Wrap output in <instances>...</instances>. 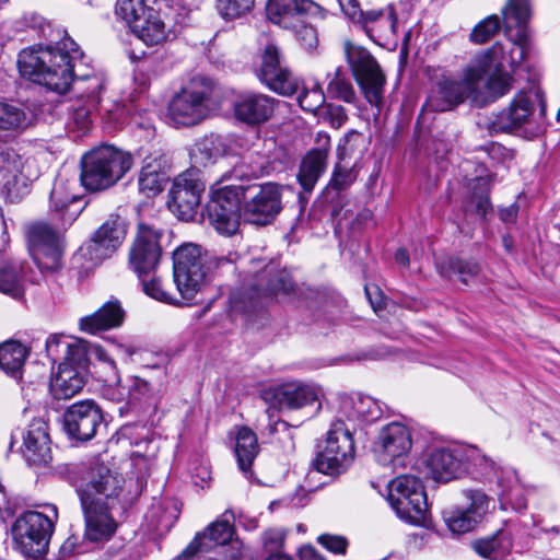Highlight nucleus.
<instances>
[{"instance_id":"7","label":"nucleus","mask_w":560,"mask_h":560,"mask_svg":"<svg viewBox=\"0 0 560 560\" xmlns=\"http://www.w3.org/2000/svg\"><path fill=\"white\" fill-rule=\"evenodd\" d=\"M226 258H208L206 250L197 243H183L177 247V291L184 304L197 303V296L209 281L212 266L228 264Z\"/></svg>"},{"instance_id":"12","label":"nucleus","mask_w":560,"mask_h":560,"mask_svg":"<svg viewBox=\"0 0 560 560\" xmlns=\"http://www.w3.org/2000/svg\"><path fill=\"white\" fill-rule=\"evenodd\" d=\"M61 230L60 224L54 228L45 221L34 222L26 230L30 254L43 272H52L61 267Z\"/></svg>"},{"instance_id":"8","label":"nucleus","mask_w":560,"mask_h":560,"mask_svg":"<svg viewBox=\"0 0 560 560\" xmlns=\"http://www.w3.org/2000/svg\"><path fill=\"white\" fill-rule=\"evenodd\" d=\"M353 455L354 442L350 428L343 420L338 419L331 423L326 440L318 444L313 466L318 472L337 476L346 471Z\"/></svg>"},{"instance_id":"13","label":"nucleus","mask_w":560,"mask_h":560,"mask_svg":"<svg viewBox=\"0 0 560 560\" xmlns=\"http://www.w3.org/2000/svg\"><path fill=\"white\" fill-rule=\"evenodd\" d=\"M242 185L229 184L215 189L206 211L210 224L222 235L238 231L243 219Z\"/></svg>"},{"instance_id":"5","label":"nucleus","mask_w":560,"mask_h":560,"mask_svg":"<svg viewBox=\"0 0 560 560\" xmlns=\"http://www.w3.org/2000/svg\"><path fill=\"white\" fill-rule=\"evenodd\" d=\"M131 165L130 154L113 145H101L82 156L80 180L89 191H103L119 182Z\"/></svg>"},{"instance_id":"40","label":"nucleus","mask_w":560,"mask_h":560,"mask_svg":"<svg viewBox=\"0 0 560 560\" xmlns=\"http://www.w3.org/2000/svg\"><path fill=\"white\" fill-rule=\"evenodd\" d=\"M170 175L162 170L161 163L158 160L145 162L142 166L138 184L140 191L147 197H154L170 183Z\"/></svg>"},{"instance_id":"46","label":"nucleus","mask_w":560,"mask_h":560,"mask_svg":"<svg viewBox=\"0 0 560 560\" xmlns=\"http://www.w3.org/2000/svg\"><path fill=\"white\" fill-rule=\"evenodd\" d=\"M368 138L358 130H349L340 140L338 150L341 160L346 156H354L360 159L369 148Z\"/></svg>"},{"instance_id":"44","label":"nucleus","mask_w":560,"mask_h":560,"mask_svg":"<svg viewBox=\"0 0 560 560\" xmlns=\"http://www.w3.org/2000/svg\"><path fill=\"white\" fill-rule=\"evenodd\" d=\"M144 31L132 32L140 40L148 46H153L163 43L166 39L165 24L161 20L160 14L152 10L144 16Z\"/></svg>"},{"instance_id":"63","label":"nucleus","mask_w":560,"mask_h":560,"mask_svg":"<svg viewBox=\"0 0 560 560\" xmlns=\"http://www.w3.org/2000/svg\"><path fill=\"white\" fill-rule=\"evenodd\" d=\"M299 560H324V558L312 546H303L299 550Z\"/></svg>"},{"instance_id":"39","label":"nucleus","mask_w":560,"mask_h":560,"mask_svg":"<svg viewBox=\"0 0 560 560\" xmlns=\"http://www.w3.org/2000/svg\"><path fill=\"white\" fill-rule=\"evenodd\" d=\"M439 272L442 277L457 279L464 283L469 284L479 275L480 267L474 260H467L459 257H446L436 264Z\"/></svg>"},{"instance_id":"59","label":"nucleus","mask_w":560,"mask_h":560,"mask_svg":"<svg viewBox=\"0 0 560 560\" xmlns=\"http://www.w3.org/2000/svg\"><path fill=\"white\" fill-rule=\"evenodd\" d=\"M342 12L352 21L357 19V16H362V10L359 7L357 0H337Z\"/></svg>"},{"instance_id":"57","label":"nucleus","mask_w":560,"mask_h":560,"mask_svg":"<svg viewBox=\"0 0 560 560\" xmlns=\"http://www.w3.org/2000/svg\"><path fill=\"white\" fill-rule=\"evenodd\" d=\"M69 341L63 336L51 335L46 340V352L47 355L54 361H58L63 358L66 348Z\"/></svg>"},{"instance_id":"27","label":"nucleus","mask_w":560,"mask_h":560,"mask_svg":"<svg viewBox=\"0 0 560 560\" xmlns=\"http://www.w3.org/2000/svg\"><path fill=\"white\" fill-rule=\"evenodd\" d=\"M203 191L198 170H188L177 176V220L189 222L196 219Z\"/></svg>"},{"instance_id":"25","label":"nucleus","mask_w":560,"mask_h":560,"mask_svg":"<svg viewBox=\"0 0 560 560\" xmlns=\"http://www.w3.org/2000/svg\"><path fill=\"white\" fill-rule=\"evenodd\" d=\"M469 501L467 506L455 508L444 512V521L454 534H465L472 530L482 520L489 505V498L479 490H466Z\"/></svg>"},{"instance_id":"23","label":"nucleus","mask_w":560,"mask_h":560,"mask_svg":"<svg viewBox=\"0 0 560 560\" xmlns=\"http://www.w3.org/2000/svg\"><path fill=\"white\" fill-rule=\"evenodd\" d=\"M211 92L210 82L202 77L194 78L189 85L177 93V126H195L208 115L206 100Z\"/></svg>"},{"instance_id":"31","label":"nucleus","mask_w":560,"mask_h":560,"mask_svg":"<svg viewBox=\"0 0 560 560\" xmlns=\"http://www.w3.org/2000/svg\"><path fill=\"white\" fill-rule=\"evenodd\" d=\"M327 156V149H312L301 161L298 173V182L302 187V191L299 194L301 205L307 203L308 195L313 191L319 177L325 172Z\"/></svg>"},{"instance_id":"26","label":"nucleus","mask_w":560,"mask_h":560,"mask_svg":"<svg viewBox=\"0 0 560 560\" xmlns=\"http://www.w3.org/2000/svg\"><path fill=\"white\" fill-rule=\"evenodd\" d=\"M84 209L81 197L71 192L69 183L56 179L49 196V214L66 230L78 219Z\"/></svg>"},{"instance_id":"54","label":"nucleus","mask_w":560,"mask_h":560,"mask_svg":"<svg viewBox=\"0 0 560 560\" xmlns=\"http://www.w3.org/2000/svg\"><path fill=\"white\" fill-rule=\"evenodd\" d=\"M293 30L295 31L296 40L306 50L312 51L317 47L318 36L316 30L313 26L304 24V21L302 20V23H300L299 26Z\"/></svg>"},{"instance_id":"9","label":"nucleus","mask_w":560,"mask_h":560,"mask_svg":"<svg viewBox=\"0 0 560 560\" xmlns=\"http://www.w3.org/2000/svg\"><path fill=\"white\" fill-rule=\"evenodd\" d=\"M387 500L397 516L411 524L424 522L428 513L427 493L422 480L413 475H400L388 483Z\"/></svg>"},{"instance_id":"41","label":"nucleus","mask_w":560,"mask_h":560,"mask_svg":"<svg viewBox=\"0 0 560 560\" xmlns=\"http://www.w3.org/2000/svg\"><path fill=\"white\" fill-rule=\"evenodd\" d=\"M152 10L144 0H117L116 3V13L128 23L132 32L142 33L145 30L144 16Z\"/></svg>"},{"instance_id":"18","label":"nucleus","mask_w":560,"mask_h":560,"mask_svg":"<svg viewBox=\"0 0 560 560\" xmlns=\"http://www.w3.org/2000/svg\"><path fill=\"white\" fill-rule=\"evenodd\" d=\"M257 78L272 92L282 96H291L298 92L300 80L282 60L279 48L268 44L261 55V63Z\"/></svg>"},{"instance_id":"53","label":"nucleus","mask_w":560,"mask_h":560,"mask_svg":"<svg viewBox=\"0 0 560 560\" xmlns=\"http://www.w3.org/2000/svg\"><path fill=\"white\" fill-rule=\"evenodd\" d=\"M357 174L352 167L342 166L337 164L335 166L332 176L328 184V188H332L337 191H342L349 188L355 180Z\"/></svg>"},{"instance_id":"34","label":"nucleus","mask_w":560,"mask_h":560,"mask_svg":"<svg viewBox=\"0 0 560 560\" xmlns=\"http://www.w3.org/2000/svg\"><path fill=\"white\" fill-rule=\"evenodd\" d=\"M85 384L82 371L67 364H59L52 377L50 390L56 399H69L80 393Z\"/></svg>"},{"instance_id":"49","label":"nucleus","mask_w":560,"mask_h":560,"mask_svg":"<svg viewBox=\"0 0 560 560\" xmlns=\"http://www.w3.org/2000/svg\"><path fill=\"white\" fill-rule=\"evenodd\" d=\"M301 108L305 112L316 114L317 110H323L325 104V94L318 84L312 89H304L298 97Z\"/></svg>"},{"instance_id":"24","label":"nucleus","mask_w":560,"mask_h":560,"mask_svg":"<svg viewBox=\"0 0 560 560\" xmlns=\"http://www.w3.org/2000/svg\"><path fill=\"white\" fill-rule=\"evenodd\" d=\"M233 522L234 513L231 510H226L202 532L197 533L192 541L177 557V559L187 560L198 551L209 550L213 546H224L229 544L235 535Z\"/></svg>"},{"instance_id":"37","label":"nucleus","mask_w":560,"mask_h":560,"mask_svg":"<svg viewBox=\"0 0 560 560\" xmlns=\"http://www.w3.org/2000/svg\"><path fill=\"white\" fill-rule=\"evenodd\" d=\"M234 452L240 469L244 474H249L253 462L259 453L257 435L250 428L237 429Z\"/></svg>"},{"instance_id":"42","label":"nucleus","mask_w":560,"mask_h":560,"mask_svg":"<svg viewBox=\"0 0 560 560\" xmlns=\"http://www.w3.org/2000/svg\"><path fill=\"white\" fill-rule=\"evenodd\" d=\"M0 292L16 300L23 296L24 285L18 266L0 262Z\"/></svg>"},{"instance_id":"58","label":"nucleus","mask_w":560,"mask_h":560,"mask_svg":"<svg viewBox=\"0 0 560 560\" xmlns=\"http://www.w3.org/2000/svg\"><path fill=\"white\" fill-rule=\"evenodd\" d=\"M317 540L324 548L334 553H345L348 546L347 539L342 536L326 534L319 536Z\"/></svg>"},{"instance_id":"29","label":"nucleus","mask_w":560,"mask_h":560,"mask_svg":"<svg viewBox=\"0 0 560 560\" xmlns=\"http://www.w3.org/2000/svg\"><path fill=\"white\" fill-rule=\"evenodd\" d=\"M278 101L261 93H245L234 104L237 119L249 124L259 125L271 118Z\"/></svg>"},{"instance_id":"15","label":"nucleus","mask_w":560,"mask_h":560,"mask_svg":"<svg viewBox=\"0 0 560 560\" xmlns=\"http://www.w3.org/2000/svg\"><path fill=\"white\" fill-rule=\"evenodd\" d=\"M536 106L545 115L546 105L538 88L518 92L510 105L499 112L489 125L491 132H513L525 128L532 122Z\"/></svg>"},{"instance_id":"32","label":"nucleus","mask_w":560,"mask_h":560,"mask_svg":"<svg viewBox=\"0 0 560 560\" xmlns=\"http://www.w3.org/2000/svg\"><path fill=\"white\" fill-rule=\"evenodd\" d=\"M313 7L311 0H269L266 7L268 19L283 28H296Z\"/></svg>"},{"instance_id":"62","label":"nucleus","mask_w":560,"mask_h":560,"mask_svg":"<svg viewBox=\"0 0 560 560\" xmlns=\"http://www.w3.org/2000/svg\"><path fill=\"white\" fill-rule=\"evenodd\" d=\"M518 207L513 203L506 208L499 209V218L504 223H514L517 218Z\"/></svg>"},{"instance_id":"22","label":"nucleus","mask_w":560,"mask_h":560,"mask_svg":"<svg viewBox=\"0 0 560 560\" xmlns=\"http://www.w3.org/2000/svg\"><path fill=\"white\" fill-rule=\"evenodd\" d=\"M162 232L144 223L138 225L137 236L129 250V266L138 278L149 276L159 265Z\"/></svg>"},{"instance_id":"55","label":"nucleus","mask_w":560,"mask_h":560,"mask_svg":"<svg viewBox=\"0 0 560 560\" xmlns=\"http://www.w3.org/2000/svg\"><path fill=\"white\" fill-rule=\"evenodd\" d=\"M323 114V118L335 129H339L348 119L346 109L341 105L326 104Z\"/></svg>"},{"instance_id":"60","label":"nucleus","mask_w":560,"mask_h":560,"mask_svg":"<svg viewBox=\"0 0 560 560\" xmlns=\"http://www.w3.org/2000/svg\"><path fill=\"white\" fill-rule=\"evenodd\" d=\"M283 537L281 533L277 530H267L264 534V545L270 551L277 550L282 544Z\"/></svg>"},{"instance_id":"43","label":"nucleus","mask_w":560,"mask_h":560,"mask_svg":"<svg viewBox=\"0 0 560 560\" xmlns=\"http://www.w3.org/2000/svg\"><path fill=\"white\" fill-rule=\"evenodd\" d=\"M353 21L362 25L369 35L374 31V26H387L395 33L396 16L392 7L386 10L362 11V16H357Z\"/></svg>"},{"instance_id":"36","label":"nucleus","mask_w":560,"mask_h":560,"mask_svg":"<svg viewBox=\"0 0 560 560\" xmlns=\"http://www.w3.org/2000/svg\"><path fill=\"white\" fill-rule=\"evenodd\" d=\"M512 547V536L504 529H499L490 536L476 539L471 542V548L476 553L491 560L504 558L510 553Z\"/></svg>"},{"instance_id":"20","label":"nucleus","mask_w":560,"mask_h":560,"mask_svg":"<svg viewBox=\"0 0 560 560\" xmlns=\"http://www.w3.org/2000/svg\"><path fill=\"white\" fill-rule=\"evenodd\" d=\"M62 424L67 435L79 442L92 440L105 427L101 407L91 399L69 406L62 415Z\"/></svg>"},{"instance_id":"3","label":"nucleus","mask_w":560,"mask_h":560,"mask_svg":"<svg viewBox=\"0 0 560 560\" xmlns=\"http://www.w3.org/2000/svg\"><path fill=\"white\" fill-rule=\"evenodd\" d=\"M425 467L439 482H448L470 474L474 479L494 486L493 490L504 503H512L521 491L516 470L482 454L476 447H435L425 458Z\"/></svg>"},{"instance_id":"28","label":"nucleus","mask_w":560,"mask_h":560,"mask_svg":"<svg viewBox=\"0 0 560 560\" xmlns=\"http://www.w3.org/2000/svg\"><path fill=\"white\" fill-rule=\"evenodd\" d=\"M22 454L28 465L46 466L51 462L50 439L43 420L36 419L30 423L23 435Z\"/></svg>"},{"instance_id":"45","label":"nucleus","mask_w":560,"mask_h":560,"mask_svg":"<svg viewBox=\"0 0 560 560\" xmlns=\"http://www.w3.org/2000/svg\"><path fill=\"white\" fill-rule=\"evenodd\" d=\"M327 92L330 97L349 104L354 103L357 100L353 85L341 67L335 70L332 78L328 82Z\"/></svg>"},{"instance_id":"33","label":"nucleus","mask_w":560,"mask_h":560,"mask_svg":"<svg viewBox=\"0 0 560 560\" xmlns=\"http://www.w3.org/2000/svg\"><path fill=\"white\" fill-rule=\"evenodd\" d=\"M339 413L349 422H371L380 418L381 408L372 397L355 394L341 397Z\"/></svg>"},{"instance_id":"38","label":"nucleus","mask_w":560,"mask_h":560,"mask_svg":"<svg viewBox=\"0 0 560 560\" xmlns=\"http://www.w3.org/2000/svg\"><path fill=\"white\" fill-rule=\"evenodd\" d=\"M27 357V349L19 341L0 345V369L15 381L22 378V368Z\"/></svg>"},{"instance_id":"21","label":"nucleus","mask_w":560,"mask_h":560,"mask_svg":"<svg viewBox=\"0 0 560 560\" xmlns=\"http://www.w3.org/2000/svg\"><path fill=\"white\" fill-rule=\"evenodd\" d=\"M261 399L269 406L267 412L271 420V410H298L312 405L318 399V389L312 384L291 381L265 388L261 392Z\"/></svg>"},{"instance_id":"10","label":"nucleus","mask_w":560,"mask_h":560,"mask_svg":"<svg viewBox=\"0 0 560 560\" xmlns=\"http://www.w3.org/2000/svg\"><path fill=\"white\" fill-rule=\"evenodd\" d=\"M345 54L365 100L372 106L381 107L386 78L378 62L368 49L349 42L345 44Z\"/></svg>"},{"instance_id":"35","label":"nucleus","mask_w":560,"mask_h":560,"mask_svg":"<svg viewBox=\"0 0 560 560\" xmlns=\"http://www.w3.org/2000/svg\"><path fill=\"white\" fill-rule=\"evenodd\" d=\"M489 190L490 184L487 178L476 177L471 179L468 195L463 202L465 213L475 214L486 220L493 212Z\"/></svg>"},{"instance_id":"2","label":"nucleus","mask_w":560,"mask_h":560,"mask_svg":"<svg viewBox=\"0 0 560 560\" xmlns=\"http://www.w3.org/2000/svg\"><path fill=\"white\" fill-rule=\"evenodd\" d=\"M82 57L74 40L65 35L61 42L23 49L18 57V69L22 78L57 94L66 93L74 82L81 97L92 107H97L104 80L98 75L77 72Z\"/></svg>"},{"instance_id":"16","label":"nucleus","mask_w":560,"mask_h":560,"mask_svg":"<svg viewBox=\"0 0 560 560\" xmlns=\"http://www.w3.org/2000/svg\"><path fill=\"white\" fill-rule=\"evenodd\" d=\"M411 447L410 430L400 422H390L378 431L372 451L380 465L396 469L406 466Z\"/></svg>"},{"instance_id":"48","label":"nucleus","mask_w":560,"mask_h":560,"mask_svg":"<svg viewBox=\"0 0 560 560\" xmlns=\"http://www.w3.org/2000/svg\"><path fill=\"white\" fill-rule=\"evenodd\" d=\"M25 124L26 114L20 106L0 102V129L13 130Z\"/></svg>"},{"instance_id":"47","label":"nucleus","mask_w":560,"mask_h":560,"mask_svg":"<svg viewBox=\"0 0 560 560\" xmlns=\"http://www.w3.org/2000/svg\"><path fill=\"white\" fill-rule=\"evenodd\" d=\"M118 384L126 390L127 404L132 407L139 405L152 390L150 384L138 376H129L125 384H121L120 381H118Z\"/></svg>"},{"instance_id":"11","label":"nucleus","mask_w":560,"mask_h":560,"mask_svg":"<svg viewBox=\"0 0 560 560\" xmlns=\"http://www.w3.org/2000/svg\"><path fill=\"white\" fill-rule=\"evenodd\" d=\"M294 291V283L290 273L278 269L275 265H267L255 276L250 292L234 291L230 296L231 308L235 312H249L256 306L254 298L290 295Z\"/></svg>"},{"instance_id":"50","label":"nucleus","mask_w":560,"mask_h":560,"mask_svg":"<svg viewBox=\"0 0 560 560\" xmlns=\"http://www.w3.org/2000/svg\"><path fill=\"white\" fill-rule=\"evenodd\" d=\"M255 0H218V9L224 19L233 20L248 13Z\"/></svg>"},{"instance_id":"14","label":"nucleus","mask_w":560,"mask_h":560,"mask_svg":"<svg viewBox=\"0 0 560 560\" xmlns=\"http://www.w3.org/2000/svg\"><path fill=\"white\" fill-rule=\"evenodd\" d=\"M243 220L255 225L271 223L282 210L281 188L275 183L242 185Z\"/></svg>"},{"instance_id":"17","label":"nucleus","mask_w":560,"mask_h":560,"mask_svg":"<svg viewBox=\"0 0 560 560\" xmlns=\"http://www.w3.org/2000/svg\"><path fill=\"white\" fill-rule=\"evenodd\" d=\"M126 234V220L118 214H110L80 247L78 255L89 261L91 266H97L118 249Z\"/></svg>"},{"instance_id":"64","label":"nucleus","mask_w":560,"mask_h":560,"mask_svg":"<svg viewBox=\"0 0 560 560\" xmlns=\"http://www.w3.org/2000/svg\"><path fill=\"white\" fill-rule=\"evenodd\" d=\"M290 428L291 425L287 421L276 420L270 422L265 430L268 432V435H273L279 431L289 432Z\"/></svg>"},{"instance_id":"56","label":"nucleus","mask_w":560,"mask_h":560,"mask_svg":"<svg viewBox=\"0 0 560 560\" xmlns=\"http://www.w3.org/2000/svg\"><path fill=\"white\" fill-rule=\"evenodd\" d=\"M96 107H92L86 103L85 106L74 107L71 115V120L79 131L85 132L92 124V112Z\"/></svg>"},{"instance_id":"51","label":"nucleus","mask_w":560,"mask_h":560,"mask_svg":"<svg viewBox=\"0 0 560 560\" xmlns=\"http://www.w3.org/2000/svg\"><path fill=\"white\" fill-rule=\"evenodd\" d=\"M88 354L89 351L85 345L81 342H69L66 348L62 361L59 364L74 366L81 371L88 363Z\"/></svg>"},{"instance_id":"52","label":"nucleus","mask_w":560,"mask_h":560,"mask_svg":"<svg viewBox=\"0 0 560 560\" xmlns=\"http://www.w3.org/2000/svg\"><path fill=\"white\" fill-rule=\"evenodd\" d=\"M147 277L139 278L143 292L156 301L175 305L173 296L162 288L160 278L153 277L151 280H147Z\"/></svg>"},{"instance_id":"19","label":"nucleus","mask_w":560,"mask_h":560,"mask_svg":"<svg viewBox=\"0 0 560 560\" xmlns=\"http://www.w3.org/2000/svg\"><path fill=\"white\" fill-rule=\"evenodd\" d=\"M503 22L498 15L492 14L481 20L469 34V42L475 45H482L498 34L502 26L505 32L512 28H523L530 14L529 0H509L502 10Z\"/></svg>"},{"instance_id":"4","label":"nucleus","mask_w":560,"mask_h":560,"mask_svg":"<svg viewBox=\"0 0 560 560\" xmlns=\"http://www.w3.org/2000/svg\"><path fill=\"white\" fill-rule=\"evenodd\" d=\"M121 491V478L102 463L94 462L77 489L90 541L108 540L117 525L110 510Z\"/></svg>"},{"instance_id":"6","label":"nucleus","mask_w":560,"mask_h":560,"mask_svg":"<svg viewBox=\"0 0 560 560\" xmlns=\"http://www.w3.org/2000/svg\"><path fill=\"white\" fill-rule=\"evenodd\" d=\"M46 513L26 511L12 525V537L16 549L27 558L39 559L48 552L49 542L58 521L55 504H45Z\"/></svg>"},{"instance_id":"30","label":"nucleus","mask_w":560,"mask_h":560,"mask_svg":"<svg viewBox=\"0 0 560 560\" xmlns=\"http://www.w3.org/2000/svg\"><path fill=\"white\" fill-rule=\"evenodd\" d=\"M125 310L119 300L112 298L93 314L80 319V329L95 335L101 331L120 327L125 320Z\"/></svg>"},{"instance_id":"61","label":"nucleus","mask_w":560,"mask_h":560,"mask_svg":"<svg viewBox=\"0 0 560 560\" xmlns=\"http://www.w3.org/2000/svg\"><path fill=\"white\" fill-rule=\"evenodd\" d=\"M80 537L77 535H70L60 547V553L63 557H68L77 552L79 547Z\"/></svg>"},{"instance_id":"1","label":"nucleus","mask_w":560,"mask_h":560,"mask_svg":"<svg viewBox=\"0 0 560 560\" xmlns=\"http://www.w3.org/2000/svg\"><path fill=\"white\" fill-rule=\"evenodd\" d=\"M523 57L521 44L494 43L463 68L460 80L442 75L431 89L423 109L442 113L454 109L466 100L477 106L494 102L513 88V77L505 70V63L513 66Z\"/></svg>"}]
</instances>
